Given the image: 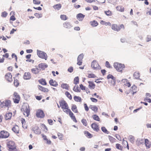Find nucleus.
<instances>
[{"label":"nucleus","instance_id":"1","mask_svg":"<svg viewBox=\"0 0 151 151\" xmlns=\"http://www.w3.org/2000/svg\"><path fill=\"white\" fill-rule=\"evenodd\" d=\"M59 104L63 111L68 114L74 122H77V121L75 116L73 112L69 109L68 105L66 101L64 100H62L59 101Z\"/></svg>","mask_w":151,"mask_h":151},{"label":"nucleus","instance_id":"2","mask_svg":"<svg viewBox=\"0 0 151 151\" xmlns=\"http://www.w3.org/2000/svg\"><path fill=\"white\" fill-rule=\"evenodd\" d=\"M22 110L24 111V115L26 116H28L30 114V110L29 107L27 104L23 105L22 108Z\"/></svg>","mask_w":151,"mask_h":151},{"label":"nucleus","instance_id":"3","mask_svg":"<svg viewBox=\"0 0 151 151\" xmlns=\"http://www.w3.org/2000/svg\"><path fill=\"white\" fill-rule=\"evenodd\" d=\"M111 28L114 31L119 32L122 29H124V26L123 24L120 25L116 24H113L111 25Z\"/></svg>","mask_w":151,"mask_h":151},{"label":"nucleus","instance_id":"4","mask_svg":"<svg viewBox=\"0 0 151 151\" xmlns=\"http://www.w3.org/2000/svg\"><path fill=\"white\" fill-rule=\"evenodd\" d=\"M114 67L116 70L119 72H122L123 69L125 68L124 65L118 63H115L114 64Z\"/></svg>","mask_w":151,"mask_h":151},{"label":"nucleus","instance_id":"5","mask_svg":"<svg viewBox=\"0 0 151 151\" xmlns=\"http://www.w3.org/2000/svg\"><path fill=\"white\" fill-rule=\"evenodd\" d=\"M13 97L14 102L16 104L19 103L20 97L18 93L16 92H14L13 94Z\"/></svg>","mask_w":151,"mask_h":151},{"label":"nucleus","instance_id":"6","mask_svg":"<svg viewBox=\"0 0 151 151\" xmlns=\"http://www.w3.org/2000/svg\"><path fill=\"white\" fill-rule=\"evenodd\" d=\"M91 67L94 70H98L101 69V67L99 65L98 62L95 60H94L92 62Z\"/></svg>","mask_w":151,"mask_h":151},{"label":"nucleus","instance_id":"7","mask_svg":"<svg viewBox=\"0 0 151 151\" xmlns=\"http://www.w3.org/2000/svg\"><path fill=\"white\" fill-rule=\"evenodd\" d=\"M37 53L38 56L40 58L44 59L46 60H47V55L46 54L45 52L37 50Z\"/></svg>","mask_w":151,"mask_h":151},{"label":"nucleus","instance_id":"8","mask_svg":"<svg viewBox=\"0 0 151 151\" xmlns=\"http://www.w3.org/2000/svg\"><path fill=\"white\" fill-rule=\"evenodd\" d=\"M9 133L8 132L2 130L0 132V138H6L9 136Z\"/></svg>","mask_w":151,"mask_h":151},{"label":"nucleus","instance_id":"9","mask_svg":"<svg viewBox=\"0 0 151 151\" xmlns=\"http://www.w3.org/2000/svg\"><path fill=\"white\" fill-rule=\"evenodd\" d=\"M11 101L9 100H6L2 102L0 104V106L2 108L4 106H6L9 108L11 106Z\"/></svg>","mask_w":151,"mask_h":151},{"label":"nucleus","instance_id":"10","mask_svg":"<svg viewBox=\"0 0 151 151\" xmlns=\"http://www.w3.org/2000/svg\"><path fill=\"white\" fill-rule=\"evenodd\" d=\"M36 115L37 117L40 118H43L45 116L43 111L41 109L37 110Z\"/></svg>","mask_w":151,"mask_h":151},{"label":"nucleus","instance_id":"11","mask_svg":"<svg viewBox=\"0 0 151 151\" xmlns=\"http://www.w3.org/2000/svg\"><path fill=\"white\" fill-rule=\"evenodd\" d=\"M7 145L8 148V149H11L15 147H17L15 142L12 141L8 142L7 143Z\"/></svg>","mask_w":151,"mask_h":151},{"label":"nucleus","instance_id":"12","mask_svg":"<svg viewBox=\"0 0 151 151\" xmlns=\"http://www.w3.org/2000/svg\"><path fill=\"white\" fill-rule=\"evenodd\" d=\"M91 126L94 131L98 132L99 130V125H98L96 123H92L91 125Z\"/></svg>","mask_w":151,"mask_h":151},{"label":"nucleus","instance_id":"13","mask_svg":"<svg viewBox=\"0 0 151 151\" xmlns=\"http://www.w3.org/2000/svg\"><path fill=\"white\" fill-rule=\"evenodd\" d=\"M5 78L8 82H11L12 81V76L10 73H7L5 75Z\"/></svg>","mask_w":151,"mask_h":151},{"label":"nucleus","instance_id":"14","mask_svg":"<svg viewBox=\"0 0 151 151\" xmlns=\"http://www.w3.org/2000/svg\"><path fill=\"white\" fill-rule=\"evenodd\" d=\"M83 57V54L80 55L77 58L78 62L77 64L79 65H82V59Z\"/></svg>","mask_w":151,"mask_h":151},{"label":"nucleus","instance_id":"15","mask_svg":"<svg viewBox=\"0 0 151 151\" xmlns=\"http://www.w3.org/2000/svg\"><path fill=\"white\" fill-rule=\"evenodd\" d=\"M31 77V74L29 72H25L23 76V78L25 80L29 79Z\"/></svg>","mask_w":151,"mask_h":151},{"label":"nucleus","instance_id":"16","mask_svg":"<svg viewBox=\"0 0 151 151\" xmlns=\"http://www.w3.org/2000/svg\"><path fill=\"white\" fill-rule=\"evenodd\" d=\"M47 65L46 64L44 63H41L39 64L38 65V67L40 70H44L45 68H47Z\"/></svg>","mask_w":151,"mask_h":151},{"label":"nucleus","instance_id":"17","mask_svg":"<svg viewBox=\"0 0 151 151\" xmlns=\"http://www.w3.org/2000/svg\"><path fill=\"white\" fill-rule=\"evenodd\" d=\"M88 83L89 84L88 85V88L90 89H94L95 87V84L94 83L93 81H88Z\"/></svg>","mask_w":151,"mask_h":151},{"label":"nucleus","instance_id":"18","mask_svg":"<svg viewBox=\"0 0 151 151\" xmlns=\"http://www.w3.org/2000/svg\"><path fill=\"white\" fill-rule=\"evenodd\" d=\"M85 16V15L81 13H79L77 14L76 17L78 20L82 21L84 19Z\"/></svg>","mask_w":151,"mask_h":151},{"label":"nucleus","instance_id":"19","mask_svg":"<svg viewBox=\"0 0 151 151\" xmlns=\"http://www.w3.org/2000/svg\"><path fill=\"white\" fill-rule=\"evenodd\" d=\"M38 88L39 90L44 92H47L49 91V90L48 88L44 87L40 85H38Z\"/></svg>","mask_w":151,"mask_h":151},{"label":"nucleus","instance_id":"20","mask_svg":"<svg viewBox=\"0 0 151 151\" xmlns=\"http://www.w3.org/2000/svg\"><path fill=\"white\" fill-rule=\"evenodd\" d=\"M49 83L50 85L51 86L55 87H56L58 85L57 82L55 80L51 79L49 81Z\"/></svg>","mask_w":151,"mask_h":151},{"label":"nucleus","instance_id":"21","mask_svg":"<svg viewBox=\"0 0 151 151\" xmlns=\"http://www.w3.org/2000/svg\"><path fill=\"white\" fill-rule=\"evenodd\" d=\"M63 27L66 29H69L71 27V24L69 22H66L63 24Z\"/></svg>","mask_w":151,"mask_h":151},{"label":"nucleus","instance_id":"22","mask_svg":"<svg viewBox=\"0 0 151 151\" xmlns=\"http://www.w3.org/2000/svg\"><path fill=\"white\" fill-rule=\"evenodd\" d=\"M71 109L75 113H78V112L77 106L75 104H72Z\"/></svg>","mask_w":151,"mask_h":151},{"label":"nucleus","instance_id":"23","mask_svg":"<svg viewBox=\"0 0 151 151\" xmlns=\"http://www.w3.org/2000/svg\"><path fill=\"white\" fill-rule=\"evenodd\" d=\"M12 130L15 133H19V128L17 125H14L12 128Z\"/></svg>","mask_w":151,"mask_h":151},{"label":"nucleus","instance_id":"24","mask_svg":"<svg viewBox=\"0 0 151 151\" xmlns=\"http://www.w3.org/2000/svg\"><path fill=\"white\" fill-rule=\"evenodd\" d=\"M31 70L33 73L36 74L40 72V70L37 68H35L32 69Z\"/></svg>","mask_w":151,"mask_h":151},{"label":"nucleus","instance_id":"25","mask_svg":"<svg viewBox=\"0 0 151 151\" xmlns=\"http://www.w3.org/2000/svg\"><path fill=\"white\" fill-rule=\"evenodd\" d=\"M145 146L148 148H150L151 146V142L147 139H145Z\"/></svg>","mask_w":151,"mask_h":151},{"label":"nucleus","instance_id":"26","mask_svg":"<svg viewBox=\"0 0 151 151\" xmlns=\"http://www.w3.org/2000/svg\"><path fill=\"white\" fill-rule=\"evenodd\" d=\"M39 83L41 85L44 86L46 85L47 83L45 79L44 78H41L38 81Z\"/></svg>","mask_w":151,"mask_h":151},{"label":"nucleus","instance_id":"27","mask_svg":"<svg viewBox=\"0 0 151 151\" xmlns=\"http://www.w3.org/2000/svg\"><path fill=\"white\" fill-rule=\"evenodd\" d=\"M12 115L11 112H9L6 113L5 116V118L6 120H8L11 119Z\"/></svg>","mask_w":151,"mask_h":151},{"label":"nucleus","instance_id":"28","mask_svg":"<svg viewBox=\"0 0 151 151\" xmlns=\"http://www.w3.org/2000/svg\"><path fill=\"white\" fill-rule=\"evenodd\" d=\"M33 129L35 133L38 134H40L41 133L39 127H35L33 128Z\"/></svg>","mask_w":151,"mask_h":151},{"label":"nucleus","instance_id":"29","mask_svg":"<svg viewBox=\"0 0 151 151\" xmlns=\"http://www.w3.org/2000/svg\"><path fill=\"white\" fill-rule=\"evenodd\" d=\"M90 24L91 26L93 27H96L99 24L97 21L95 20L90 22Z\"/></svg>","mask_w":151,"mask_h":151},{"label":"nucleus","instance_id":"30","mask_svg":"<svg viewBox=\"0 0 151 151\" xmlns=\"http://www.w3.org/2000/svg\"><path fill=\"white\" fill-rule=\"evenodd\" d=\"M116 9L121 12H123L124 10V8L122 6H118L116 7Z\"/></svg>","mask_w":151,"mask_h":151},{"label":"nucleus","instance_id":"31","mask_svg":"<svg viewBox=\"0 0 151 151\" xmlns=\"http://www.w3.org/2000/svg\"><path fill=\"white\" fill-rule=\"evenodd\" d=\"M61 86V87L63 89H65L67 90H68L69 89V85L66 83H63L62 84Z\"/></svg>","mask_w":151,"mask_h":151},{"label":"nucleus","instance_id":"32","mask_svg":"<svg viewBox=\"0 0 151 151\" xmlns=\"http://www.w3.org/2000/svg\"><path fill=\"white\" fill-rule=\"evenodd\" d=\"M90 108L95 113L97 112L98 111V108L96 106L91 105Z\"/></svg>","mask_w":151,"mask_h":151},{"label":"nucleus","instance_id":"33","mask_svg":"<svg viewBox=\"0 0 151 151\" xmlns=\"http://www.w3.org/2000/svg\"><path fill=\"white\" fill-rule=\"evenodd\" d=\"M61 7V5L60 4H58L54 5L53 8L55 10H59Z\"/></svg>","mask_w":151,"mask_h":151},{"label":"nucleus","instance_id":"34","mask_svg":"<svg viewBox=\"0 0 151 151\" xmlns=\"http://www.w3.org/2000/svg\"><path fill=\"white\" fill-rule=\"evenodd\" d=\"M73 91L77 92H81V89L78 86H75L73 88Z\"/></svg>","mask_w":151,"mask_h":151},{"label":"nucleus","instance_id":"35","mask_svg":"<svg viewBox=\"0 0 151 151\" xmlns=\"http://www.w3.org/2000/svg\"><path fill=\"white\" fill-rule=\"evenodd\" d=\"M74 99L75 101L77 102H81L82 101V99L81 97L78 96H74Z\"/></svg>","mask_w":151,"mask_h":151},{"label":"nucleus","instance_id":"36","mask_svg":"<svg viewBox=\"0 0 151 151\" xmlns=\"http://www.w3.org/2000/svg\"><path fill=\"white\" fill-rule=\"evenodd\" d=\"M140 76V73L137 72H135L134 74V77L137 79H139Z\"/></svg>","mask_w":151,"mask_h":151},{"label":"nucleus","instance_id":"37","mask_svg":"<svg viewBox=\"0 0 151 151\" xmlns=\"http://www.w3.org/2000/svg\"><path fill=\"white\" fill-rule=\"evenodd\" d=\"M84 133L86 136L88 138H91L92 137V135L91 134L87 131H84Z\"/></svg>","mask_w":151,"mask_h":151},{"label":"nucleus","instance_id":"38","mask_svg":"<svg viewBox=\"0 0 151 151\" xmlns=\"http://www.w3.org/2000/svg\"><path fill=\"white\" fill-rule=\"evenodd\" d=\"M92 118L94 120L99 122L100 121V119L99 116L96 114L93 115L92 116Z\"/></svg>","mask_w":151,"mask_h":151},{"label":"nucleus","instance_id":"39","mask_svg":"<svg viewBox=\"0 0 151 151\" xmlns=\"http://www.w3.org/2000/svg\"><path fill=\"white\" fill-rule=\"evenodd\" d=\"M108 138L109 140L112 143L116 141V139L115 138L110 135L108 136Z\"/></svg>","mask_w":151,"mask_h":151},{"label":"nucleus","instance_id":"40","mask_svg":"<svg viewBox=\"0 0 151 151\" xmlns=\"http://www.w3.org/2000/svg\"><path fill=\"white\" fill-rule=\"evenodd\" d=\"M100 23L102 25H111V24L109 22H106L103 20H101L100 22Z\"/></svg>","mask_w":151,"mask_h":151},{"label":"nucleus","instance_id":"41","mask_svg":"<svg viewBox=\"0 0 151 151\" xmlns=\"http://www.w3.org/2000/svg\"><path fill=\"white\" fill-rule=\"evenodd\" d=\"M65 95L66 96L70 99L71 100L72 99V97L70 93L68 91H66L65 93Z\"/></svg>","mask_w":151,"mask_h":151},{"label":"nucleus","instance_id":"42","mask_svg":"<svg viewBox=\"0 0 151 151\" xmlns=\"http://www.w3.org/2000/svg\"><path fill=\"white\" fill-rule=\"evenodd\" d=\"M116 148L120 150H123V147L119 144H116Z\"/></svg>","mask_w":151,"mask_h":151},{"label":"nucleus","instance_id":"43","mask_svg":"<svg viewBox=\"0 0 151 151\" xmlns=\"http://www.w3.org/2000/svg\"><path fill=\"white\" fill-rule=\"evenodd\" d=\"M41 128L45 132H47L48 130L47 127L44 124H41Z\"/></svg>","mask_w":151,"mask_h":151},{"label":"nucleus","instance_id":"44","mask_svg":"<svg viewBox=\"0 0 151 151\" xmlns=\"http://www.w3.org/2000/svg\"><path fill=\"white\" fill-rule=\"evenodd\" d=\"M60 19L63 20H66L68 19L66 16L64 14H62L60 16Z\"/></svg>","mask_w":151,"mask_h":151},{"label":"nucleus","instance_id":"45","mask_svg":"<svg viewBox=\"0 0 151 151\" xmlns=\"http://www.w3.org/2000/svg\"><path fill=\"white\" fill-rule=\"evenodd\" d=\"M79 82V79L78 77H76L74 80L73 83L75 84H77Z\"/></svg>","mask_w":151,"mask_h":151},{"label":"nucleus","instance_id":"46","mask_svg":"<svg viewBox=\"0 0 151 151\" xmlns=\"http://www.w3.org/2000/svg\"><path fill=\"white\" fill-rule=\"evenodd\" d=\"M88 77L89 78H94L96 77V75L93 73L88 74Z\"/></svg>","mask_w":151,"mask_h":151},{"label":"nucleus","instance_id":"47","mask_svg":"<svg viewBox=\"0 0 151 151\" xmlns=\"http://www.w3.org/2000/svg\"><path fill=\"white\" fill-rule=\"evenodd\" d=\"M81 122L84 126H86L87 125V122L86 119H82L81 120Z\"/></svg>","mask_w":151,"mask_h":151},{"label":"nucleus","instance_id":"48","mask_svg":"<svg viewBox=\"0 0 151 151\" xmlns=\"http://www.w3.org/2000/svg\"><path fill=\"white\" fill-rule=\"evenodd\" d=\"M125 84L124 85L127 86L128 87H129L131 86V84L128 81L127 79L124 80Z\"/></svg>","mask_w":151,"mask_h":151},{"label":"nucleus","instance_id":"49","mask_svg":"<svg viewBox=\"0 0 151 151\" xmlns=\"http://www.w3.org/2000/svg\"><path fill=\"white\" fill-rule=\"evenodd\" d=\"M122 144H124L125 145H126L128 150H129V146L127 142L126 141H125L124 139L122 140Z\"/></svg>","mask_w":151,"mask_h":151},{"label":"nucleus","instance_id":"50","mask_svg":"<svg viewBox=\"0 0 151 151\" xmlns=\"http://www.w3.org/2000/svg\"><path fill=\"white\" fill-rule=\"evenodd\" d=\"M102 131L104 133L106 134H108L109 133V132L108 131L106 128L104 127H102L101 128Z\"/></svg>","mask_w":151,"mask_h":151},{"label":"nucleus","instance_id":"51","mask_svg":"<svg viewBox=\"0 0 151 151\" xmlns=\"http://www.w3.org/2000/svg\"><path fill=\"white\" fill-rule=\"evenodd\" d=\"M104 13L106 15L108 16H111L112 15L111 12L109 10L105 11Z\"/></svg>","mask_w":151,"mask_h":151},{"label":"nucleus","instance_id":"52","mask_svg":"<svg viewBox=\"0 0 151 151\" xmlns=\"http://www.w3.org/2000/svg\"><path fill=\"white\" fill-rule=\"evenodd\" d=\"M129 140L131 142L133 143L134 141V138L133 136L130 135L129 137Z\"/></svg>","mask_w":151,"mask_h":151},{"label":"nucleus","instance_id":"53","mask_svg":"<svg viewBox=\"0 0 151 151\" xmlns=\"http://www.w3.org/2000/svg\"><path fill=\"white\" fill-rule=\"evenodd\" d=\"M8 15L7 13L5 12H2L1 14V16L4 18L6 17Z\"/></svg>","mask_w":151,"mask_h":151},{"label":"nucleus","instance_id":"54","mask_svg":"<svg viewBox=\"0 0 151 151\" xmlns=\"http://www.w3.org/2000/svg\"><path fill=\"white\" fill-rule=\"evenodd\" d=\"M14 85L16 87L18 86L19 84V81L17 79H14Z\"/></svg>","mask_w":151,"mask_h":151},{"label":"nucleus","instance_id":"55","mask_svg":"<svg viewBox=\"0 0 151 151\" xmlns=\"http://www.w3.org/2000/svg\"><path fill=\"white\" fill-rule=\"evenodd\" d=\"M131 88L132 89V91H133L134 93L136 92V91L137 89V86L135 85H133L131 87Z\"/></svg>","mask_w":151,"mask_h":151},{"label":"nucleus","instance_id":"56","mask_svg":"<svg viewBox=\"0 0 151 151\" xmlns=\"http://www.w3.org/2000/svg\"><path fill=\"white\" fill-rule=\"evenodd\" d=\"M80 86V89L83 90L84 91H86V87L85 86H83V85L82 84H81L79 85Z\"/></svg>","mask_w":151,"mask_h":151},{"label":"nucleus","instance_id":"57","mask_svg":"<svg viewBox=\"0 0 151 151\" xmlns=\"http://www.w3.org/2000/svg\"><path fill=\"white\" fill-rule=\"evenodd\" d=\"M105 66L107 68H112L111 66L109 64V62L106 61L105 63Z\"/></svg>","mask_w":151,"mask_h":151},{"label":"nucleus","instance_id":"58","mask_svg":"<svg viewBox=\"0 0 151 151\" xmlns=\"http://www.w3.org/2000/svg\"><path fill=\"white\" fill-rule=\"evenodd\" d=\"M34 15L35 17L38 18L41 17H42V14H39L38 13H35L34 14Z\"/></svg>","mask_w":151,"mask_h":151},{"label":"nucleus","instance_id":"59","mask_svg":"<svg viewBox=\"0 0 151 151\" xmlns=\"http://www.w3.org/2000/svg\"><path fill=\"white\" fill-rule=\"evenodd\" d=\"M33 3L35 4H39L40 3V1L37 0H33Z\"/></svg>","mask_w":151,"mask_h":151},{"label":"nucleus","instance_id":"60","mask_svg":"<svg viewBox=\"0 0 151 151\" xmlns=\"http://www.w3.org/2000/svg\"><path fill=\"white\" fill-rule=\"evenodd\" d=\"M59 138L61 140H62L63 139V135L60 133H59L58 134Z\"/></svg>","mask_w":151,"mask_h":151},{"label":"nucleus","instance_id":"61","mask_svg":"<svg viewBox=\"0 0 151 151\" xmlns=\"http://www.w3.org/2000/svg\"><path fill=\"white\" fill-rule=\"evenodd\" d=\"M84 107L86 111H88L89 110V108L86 104H84Z\"/></svg>","mask_w":151,"mask_h":151},{"label":"nucleus","instance_id":"62","mask_svg":"<svg viewBox=\"0 0 151 151\" xmlns=\"http://www.w3.org/2000/svg\"><path fill=\"white\" fill-rule=\"evenodd\" d=\"M9 151H18L16 147H15L10 149H8Z\"/></svg>","mask_w":151,"mask_h":151},{"label":"nucleus","instance_id":"63","mask_svg":"<svg viewBox=\"0 0 151 151\" xmlns=\"http://www.w3.org/2000/svg\"><path fill=\"white\" fill-rule=\"evenodd\" d=\"M90 99L93 102H96L98 101V100L96 99L93 97L90 98Z\"/></svg>","mask_w":151,"mask_h":151},{"label":"nucleus","instance_id":"64","mask_svg":"<svg viewBox=\"0 0 151 151\" xmlns=\"http://www.w3.org/2000/svg\"><path fill=\"white\" fill-rule=\"evenodd\" d=\"M73 70V68L72 67H70L68 69V71L70 73L72 72Z\"/></svg>","mask_w":151,"mask_h":151}]
</instances>
